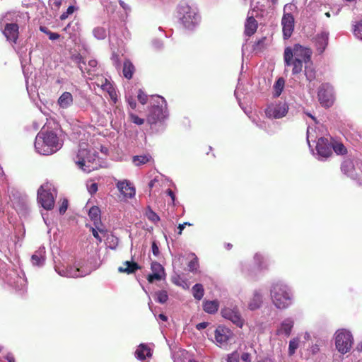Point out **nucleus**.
<instances>
[{"instance_id": "f257e3e1", "label": "nucleus", "mask_w": 362, "mask_h": 362, "mask_svg": "<svg viewBox=\"0 0 362 362\" xmlns=\"http://www.w3.org/2000/svg\"><path fill=\"white\" fill-rule=\"evenodd\" d=\"M310 49L296 44L293 47H287L284 52L285 66L291 69V76L294 80L300 78L302 73L309 83L316 78V69L311 59Z\"/></svg>"}, {"instance_id": "f03ea898", "label": "nucleus", "mask_w": 362, "mask_h": 362, "mask_svg": "<svg viewBox=\"0 0 362 362\" xmlns=\"http://www.w3.org/2000/svg\"><path fill=\"white\" fill-rule=\"evenodd\" d=\"M269 293L272 304L278 310L288 309L294 303V293L291 286L282 280H276L271 283Z\"/></svg>"}, {"instance_id": "7ed1b4c3", "label": "nucleus", "mask_w": 362, "mask_h": 362, "mask_svg": "<svg viewBox=\"0 0 362 362\" xmlns=\"http://www.w3.org/2000/svg\"><path fill=\"white\" fill-rule=\"evenodd\" d=\"M63 145V141L54 130L42 129L35 140V151L45 156H49L58 151Z\"/></svg>"}, {"instance_id": "20e7f679", "label": "nucleus", "mask_w": 362, "mask_h": 362, "mask_svg": "<svg viewBox=\"0 0 362 362\" xmlns=\"http://www.w3.org/2000/svg\"><path fill=\"white\" fill-rule=\"evenodd\" d=\"M95 150L90 148L89 145L85 142L79 144V148L74 158L77 166L86 173L97 170L100 167V162L97 159Z\"/></svg>"}, {"instance_id": "39448f33", "label": "nucleus", "mask_w": 362, "mask_h": 362, "mask_svg": "<svg viewBox=\"0 0 362 362\" xmlns=\"http://www.w3.org/2000/svg\"><path fill=\"white\" fill-rule=\"evenodd\" d=\"M311 141L316 143V152H313V155L317 160L322 161L325 160L332 154V142L325 137L317 138L315 135L314 129L311 127H308L307 129V142L310 148H311Z\"/></svg>"}, {"instance_id": "423d86ee", "label": "nucleus", "mask_w": 362, "mask_h": 362, "mask_svg": "<svg viewBox=\"0 0 362 362\" xmlns=\"http://www.w3.org/2000/svg\"><path fill=\"white\" fill-rule=\"evenodd\" d=\"M177 17L183 27L189 30L196 28L201 21V16L197 8L186 3H181L178 6Z\"/></svg>"}, {"instance_id": "0eeeda50", "label": "nucleus", "mask_w": 362, "mask_h": 362, "mask_svg": "<svg viewBox=\"0 0 362 362\" xmlns=\"http://www.w3.org/2000/svg\"><path fill=\"white\" fill-rule=\"evenodd\" d=\"M168 117L167 102L165 98L160 95L152 96L151 107L147 116L148 122L153 124L164 120Z\"/></svg>"}, {"instance_id": "6e6552de", "label": "nucleus", "mask_w": 362, "mask_h": 362, "mask_svg": "<svg viewBox=\"0 0 362 362\" xmlns=\"http://www.w3.org/2000/svg\"><path fill=\"white\" fill-rule=\"evenodd\" d=\"M57 191L54 185L49 182L42 184L37 189V202L45 210L54 208Z\"/></svg>"}, {"instance_id": "1a4fd4ad", "label": "nucleus", "mask_w": 362, "mask_h": 362, "mask_svg": "<svg viewBox=\"0 0 362 362\" xmlns=\"http://www.w3.org/2000/svg\"><path fill=\"white\" fill-rule=\"evenodd\" d=\"M335 349L341 355H344L352 349L354 337L351 331L346 329H339L334 334Z\"/></svg>"}, {"instance_id": "9d476101", "label": "nucleus", "mask_w": 362, "mask_h": 362, "mask_svg": "<svg viewBox=\"0 0 362 362\" xmlns=\"http://www.w3.org/2000/svg\"><path fill=\"white\" fill-rule=\"evenodd\" d=\"M20 16L16 13H8L2 18V23H5L4 35L7 40L16 43L18 38L19 27L17 24V18Z\"/></svg>"}, {"instance_id": "9b49d317", "label": "nucleus", "mask_w": 362, "mask_h": 362, "mask_svg": "<svg viewBox=\"0 0 362 362\" xmlns=\"http://www.w3.org/2000/svg\"><path fill=\"white\" fill-rule=\"evenodd\" d=\"M54 269L59 275L69 278L83 277L92 271L90 268L85 267L79 263L76 267L55 265Z\"/></svg>"}, {"instance_id": "f8f14e48", "label": "nucleus", "mask_w": 362, "mask_h": 362, "mask_svg": "<svg viewBox=\"0 0 362 362\" xmlns=\"http://www.w3.org/2000/svg\"><path fill=\"white\" fill-rule=\"evenodd\" d=\"M317 97L322 106L331 107L335 99L332 86L328 83H322L318 88Z\"/></svg>"}, {"instance_id": "ddd939ff", "label": "nucleus", "mask_w": 362, "mask_h": 362, "mask_svg": "<svg viewBox=\"0 0 362 362\" xmlns=\"http://www.w3.org/2000/svg\"><path fill=\"white\" fill-rule=\"evenodd\" d=\"M288 105L286 103H272L265 110L266 116L270 119L282 118L287 114Z\"/></svg>"}, {"instance_id": "4468645a", "label": "nucleus", "mask_w": 362, "mask_h": 362, "mask_svg": "<svg viewBox=\"0 0 362 362\" xmlns=\"http://www.w3.org/2000/svg\"><path fill=\"white\" fill-rule=\"evenodd\" d=\"M221 315L225 319L231 321L237 327L241 328L244 325V320L243 319L238 308L235 306L233 308L226 307L221 310Z\"/></svg>"}, {"instance_id": "2eb2a0df", "label": "nucleus", "mask_w": 362, "mask_h": 362, "mask_svg": "<svg viewBox=\"0 0 362 362\" xmlns=\"http://www.w3.org/2000/svg\"><path fill=\"white\" fill-rule=\"evenodd\" d=\"M7 283L17 291H24L26 288L27 281L24 274L21 275L16 272H13L7 277Z\"/></svg>"}, {"instance_id": "dca6fc26", "label": "nucleus", "mask_w": 362, "mask_h": 362, "mask_svg": "<svg viewBox=\"0 0 362 362\" xmlns=\"http://www.w3.org/2000/svg\"><path fill=\"white\" fill-rule=\"evenodd\" d=\"M216 343L219 346L226 345L233 337L231 330L224 326H218L214 332Z\"/></svg>"}, {"instance_id": "f3484780", "label": "nucleus", "mask_w": 362, "mask_h": 362, "mask_svg": "<svg viewBox=\"0 0 362 362\" xmlns=\"http://www.w3.org/2000/svg\"><path fill=\"white\" fill-rule=\"evenodd\" d=\"M294 327V320L291 317L284 319L277 327L276 334L288 337L291 335Z\"/></svg>"}, {"instance_id": "a211bd4d", "label": "nucleus", "mask_w": 362, "mask_h": 362, "mask_svg": "<svg viewBox=\"0 0 362 362\" xmlns=\"http://www.w3.org/2000/svg\"><path fill=\"white\" fill-rule=\"evenodd\" d=\"M281 25L284 37L288 39L294 29V18L293 15L291 13L284 14L281 19Z\"/></svg>"}, {"instance_id": "6ab92c4d", "label": "nucleus", "mask_w": 362, "mask_h": 362, "mask_svg": "<svg viewBox=\"0 0 362 362\" xmlns=\"http://www.w3.org/2000/svg\"><path fill=\"white\" fill-rule=\"evenodd\" d=\"M264 293L262 290L256 289L253 291L252 296L247 302V308L254 311L259 309L263 303Z\"/></svg>"}, {"instance_id": "aec40b11", "label": "nucleus", "mask_w": 362, "mask_h": 362, "mask_svg": "<svg viewBox=\"0 0 362 362\" xmlns=\"http://www.w3.org/2000/svg\"><path fill=\"white\" fill-rule=\"evenodd\" d=\"M116 186L119 192L127 198H133L136 194V189L130 181L127 180H119L116 183Z\"/></svg>"}, {"instance_id": "412c9836", "label": "nucleus", "mask_w": 362, "mask_h": 362, "mask_svg": "<svg viewBox=\"0 0 362 362\" xmlns=\"http://www.w3.org/2000/svg\"><path fill=\"white\" fill-rule=\"evenodd\" d=\"M151 269L152 273L148 276V281L150 283H153L154 281H160L163 279L165 275L164 268L163 266L157 262H153L151 263Z\"/></svg>"}, {"instance_id": "4be33fe9", "label": "nucleus", "mask_w": 362, "mask_h": 362, "mask_svg": "<svg viewBox=\"0 0 362 362\" xmlns=\"http://www.w3.org/2000/svg\"><path fill=\"white\" fill-rule=\"evenodd\" d=\"M100 81V83L98 82V86H100L103 90L106 91L110 95L111 100L115 103L117 100V95L115 87L107 78H101Z\"/></svg>"}, {"instance_id": "5701e85b", "label": "nucleus", "mask_w": 362, "mask_h": 362, "mask_svg": "<svg viewBox=\"0 0 362 362\" xmlns=\"http://www.w3.org/2000/svg\"><path fill=\"white\" fill-rule=\"evenodd\" d=\"M134 355L138 360L144 361L152 356V350L148 344H141L136 348Z\"/></svg>"}, {"instance_id": "b1692460", "label": "nucleus", "mask_w": 362, "mask_h": 362, "mask_svg": "<svg viewBox=\"0 0 362 362\" xmlns=\"http://www.w3.org/2000/svg\"><path fill=\"white\" fill-rule=\"evenodd\" d=\"M254 266L259 272L267 270L269 269L268 259L260 252H256L253 257Z\"/></svg>"}, {"instance_id": "393cba45", "label": "nucleus", "mask_w": 362, "mask_h": 362, "mask_svg": "<svg viewBox=\"0 0 362 362\" xmlns=\"http://www.w3.org/2000/svg\"><path fill=\"white\" fill-rule=\"evenodd\" d=\"M74 103L73 95L71 93L64 92L57 100V105L62 109H68L72 106Z\"/></svg>"}, {"instance_id": "a878e982", "label": "nucleus", "mask_w": 362, "mask_h": 362, "mask_svg": "<svg viewBox=\"0 0 362 362\" xmlns=\"http://www.w3.org/2000/svg\"><path fill=\"white\" fill-rule=\"evenodd\" d=\"M45 261V247L41 246L31 257V262L34 266L41 267Z\"/></svg>"}, {"instance_id": "bb28decb", "label": "nucleus", "mask_w": 362, "mask_h": 362, "mask_svg": "<svg viewBox=\"0 0 362 362\" xmlns=\"http://www.w3.org/2000/svg\"><path fill=\"white\" fill-rule=\"evenodd\" d=\"M328 33L323 31L316 35L315 46L320 54L322 53L328 44Z\"/></svg>"}, {"instance_id": "cd10ccee", "label": "nucleus", "mask_w": 362, "mask_h": 362, "mask_svg": "<svg viewBox=\"0 0 362 362\" xmlns=\"http://www.w3.org/2000/svg\"><path fill=\"white\" fill-rule=\"evenodd\" d=\"M257 22L253 16H248L245 23V33L247 36L252 35L257 30Z\"/></svg>"}, {"instance_id": "c85d7f7f", "label": "nucleus", "mask_w": 362, "mask_h": 362, "mask_svg": "<svg viewBox=\"0 0 362 362\" xmlns=\"http://www.w3.org/2000/svg\"><path fill=\"white\" fill-rule=\"evenodd\" d=\"M139 264L134 262L126 261L121 267L118 268V271L121 273H127L128 274L134 273L136 270L139 269Z\"/></svg>"}, {"instance_id": "c756f323", "label": "nucleus", "mask_w": 362, "mask_h": 362, "mask_svg": "<svg viewBox=\"0 0 362 362\" xmlns=\"http://www.w3.org/2000/svg\"><path fill=\"white\" fill-rule=\"evenodd\" d=\"M219 307L218 301L214 300H206L203 303L204 310L209 314H214L217 312Z\"/></svg>"}, {"instance_id": "7c9ffc66", "label": "nucleus", "mask_w": 362, "mask_h": 362, "mask_svg": "<svg viewBox=\"0 0 362 362\" xmlns=\"http://www.w3.org/2000/svg\"><path fill=\"white\" fill-rule=\"evenodd\" d=\"M134 71L135 68L133 64L129 59H126L123 64L122 72L124 76L127 79L132 78Z\"/></svg>"}, {"instance_id": "2f4dec72", "label": "nucleus", "mask_w": 362, "mask_h": 362, "mask_svg": "<svg viewBox=\"0 0 362 362\" xmlns=\"http://www.w3.org/2000/svg\"><path fill=\"white\" fill-rule=\"evenodd\" d=\"M152 160L150 154H144L140 156H134L132 158V162L136 166H140L148 163Z\"/></svg>"}, {"instance_id": "473e14b6", "label": "nucleus", "mask_w": 362, "mask_h": 362, "mask_svg": "<svg viewBox=\"0 0 362 362\" xmlns=\"http://www.w3.org/2000/svg\"><path fill=\"white\" fill-rule=\"evenodd\" d=\"M192 293L193 297L196 300H202L204 295V289L203 285L201 284H196L194 286H193V287L192 288Z\"/></svg>"}, {"instance_id": "72a5a7b5", "label": "nucleus", "mask_w": 362, "mask_h": 362, "mask_svg": "<svg viewBox=\"0 0 362 362\" xmlns=\"http://www.w3.org/2000/svg\"><path fill=\"white\" fill-rule=\"evenodd\" d=\"M285 81L283 78H279L274 85V96L279 97L284 88Z\"/></svg>"}, {"instance_id": "f704fd0d", "label": "nucleus", "mask_w": 362, "mask_h": 362, "mask_svg": "<svg viewBox=\"0 0 362 362\" xmlns=\"http://www.w3.org/2000/svg\"><path fill=\"white\" fill-rule=\"evenodd\" d=\"M90 218L95 224L100 219V210L98 206H92L88 211Z\"/></svg>"}, {"instance_id": "c9c22d12", "label": "nucleus", "mask_w": 362, "mask_h": 362, "mask_svg": "<svg viewBox=\"0 0 362 362\" xmlns=\"http://www.w3.org/2000/svg\"><path fill=\"white\" fill-rule=\"evenodd\" d=\"M93 35L98 40H104L107 37V33L105 28L98 26L93 30Z\"/></svg>"}, {"instance_id": "e433bc0d", "label": "nucleus", "mask_w": 362, "mask_h": 362, "mask_svg": "<svg viewBox=\"0 0 362 362\" xmlns=\"http://www.w3.org/2000/svg\"><path fill=\"white\" fill-rule=\"evenodd\" d=\"M334 151L337 155H344L347 153L346 147L341 143L332 142V151Z\"/></svg>"}, {"instance_id": "4c0bfd02", "label": "nucleus", "mask_w": 362, "mask_h": 362, "mask_svg": "<svg viewBox=\"0 0 362 362\" xmlns=\"http://www.w3.org/2000/svg\"><path fill=\"white\" fill-rule=\"evenodd\" d=\"M354 35L358 39L362 40V19L358 22H355L353 25Z\"/></svg>"}, {"instance_id": "58836bf2", "label": "nucleus", "mask_w": 362, "mask_h": 362, "mask_svg": "<svg viewBox=\"0 0 362 362\" xmlns=\"http://www.w3.org/2000/svg\"><path fill=\"white\" fill-rule=\"evenodd\" d=\"M145 214L147 218L153 223H157L160 221V217L150 207L147 208Z\"/></svg>"}, {"instance_id": "ea45409f", "label": "nucleus", "mask_w": 362, "mask_h": 362, "mask_svg": "<svg viewBox=\"0 0 362 362\" xmlns=\"http://www.w3.org/2000/svg\"><path fill=\"white\" fill-rule=\"evenodd\" d=\"M299 342H300V339H299L298 337H295V338H293L292 339L290 340L289 345H288V354H289V355L291 356V355L294 354V353L296 352V349L299 346Z\"/></svg>"}, {"instance_id": "a19ab883", "label": "nucleus", "mask_w": 362, "mask_h": 362, "mask_svg": "<svg viewBox=\"0 0 362 362\" xmlns=\"http://www.w3.org/2000/svg\"><path fill=\"white\" fill-rule=\"evenodd\" d=\"M221 362H240L238 350L226 355V357L222 358Z\"/></svg>"}, {"instance_id": "79ce46f5", "label": "nucleus", "mask_w": 362, "mask_h": 362, "mask_svg": "<svg viewBox=\"0 0 362 362\" xmlns=\"http://www.w3.org/2000/svg\"><path fill=\"white\" fill-rule=\"evenodd\" d=\"M192 255L193 256V258L189 261L187 267L189 271H190L191 272H195L197 271L199 268V260L195 254L193 253Z\"/></svg>"}, {"instance_id": "37998d69", "label": "nucleus", "mask_w": 362, "mask_h": 362, "mask_svg": "<svg viewBox=\"0 0 362 362\" xmlns=\"http://www.w3.org/2000/svg\"><path fill=\"white\" fill-rule=\"evenodd\" d=\"M156 300L160 303H165L168 300V295L166 291H159L156 293Z\"/></svg>"}, {"instance_id": "c03bdc74", "label": "nucleus", "mask_w": 362, "mask_h": 362, "mask_svg": "<svg viewBox=\"0 0 362 362\" xmlns=\"http://www.w3.org/2000/svg\"><path fill=\"white\" fill-rule=\"evenodd\" d=\"M352 164L349 161H344L341 163V171L346 175H349L350 177H353V172H350V170L352 169Z\"/></svg>"}, {"instance_id": "a18cd8bd", "label": "nucleus", "mask_w": 362, "mask_h": 362, "mask_svg": "<svg viewBox=\"0 0 362 362\" xmlns=\"http://www.w3.org/2000/svg\"><path fill=\"white\" fill-rule=\"evenodd\" d=\"M118 243H119V239L116 236H115L113 235H110L107 236V244L110 249H112V250L116 249V247L118 245Z\"/></svg>"}, {"instance_id": "49530a36", "label": "nucleus", "mask_w": 362, "mask_h": 362, "mask_svg": "<svg viewBox=\"0 0 362 362\" xmlns=\"http://www.w3.org/2000/svg\"><path fill=\"white\" fill-rule=\"evenodd\" d=\"M240 266H241V271L245 275H246L247 276H250V277L255 276V272L253 271V269H252L250 268L248 263L241 262Z\"/></svg>"}, {"instance_id": "de8ad7c7", "label": "nucleus", "mask_w": 362, "mask_h": 362, "mask_svg": "<svg viewBox=\"0 0 362 362\" xmlns=\"http://www.w3.org/2000/svg\"><path fill=\"white\" fill-rule=\"evenodd\" d=\"M98 65V62L95 59H90L88 61V66L86 68V70L87 71L89 76H94L95 68Z\"/></svg>"}, {"instance_id": "09e8293b", "label": "nucleus", "mask_w": 362, "mask_h": 362, "mask_svg": "<svg viewBox=\"0 0 362 362\" xmlns=\"http://www.w3.org/2000/svg\"><path fill=\"white\" fill-rule=\"evenodd\" d=\"M238 353L239 355L240 361H241V362H251L252 361V356L248 352L243 351L241 350H238Z\"/></svg>"}, {"instance_id": "8fccbe9b", "label": "nucleus", "mask_w": 362, "mask_h": 362, "mask_svg": "<svg viewBox=\"0 0 362 362\" xmlns=\"http://www.w3.org/2000/svg\"><path fill=\"white\" fill-rule=\"evenodd\" d=\"M129 117H130L131 121L137 125H141L144 123V119L139 117L137 115H136L133 113H130Z\"/></svg>"}, {"instance_id": "3c124183", "label": "nucleus", "mask_w": 362, "mask_h": 362, "mask_svg": "<svg viewBox=\"0 0 362 362\" xmlns=\"http://www.w3.org/2000/svg\"><path fill=\"white\" fill-rule=\"evenodd\" d=\"M137 98H138L139 101L142 105H144L147 103L148 96L141 90H139Z\"/></svg>"}, {"instance_id": "603ef678", "label": "nucleus", "mask_w": 362, "mask_h": 362, "mask_svg": "<svg viewBox=\"0 0 362 362\" xmlns=\"http://www.w3.org/2000/svg\"><path fill=\"white\" fill-rule=\"evenodd\" d=\"M62 4V0H50L49 5L52 9L57 11Z\"/></svg>"}, {"instance_id": "864d4df0", "label": "nucleus", "mask_w": 362, "mask_h": 362, "mask_svg": "<svg viewBox=\"0 0 362 362\" xmlns=\"http://www.w3.org/2000/svg\"><path fill=\"white\" fill-rule=\"evenodd\" d=\"M296 9V6L292 4H287L284 6V14L291 13Z\"/></svg>"}, {"instance_id": "5fc2aeb1", "label": "nucleus", "mask_w": 362, "mask_h": 362, "mask_svg": "<svg viewBox=\"0 0 362 362\" xmlns=\"http://www.w3.org/2000/svg\"><path fill=\"white\" fill-rule=\"evenodd\" d=\"M88 192L90 194H95L98 191V184L95 182L90 183L87 185Z\"/></svg>"}, {"instance_id": "6e6d98bb", "label": "nucleus", "mask_w": 362, "mask_h": 362, "mask_svg": "<svg viewBox=\"0 0 362 362\" xmlns=\"http://www.w3.org/2000/svg\"><path fill=\"white\" fill-rule=\"evenodd\" d=\"M264 41H265V37H262V39L259 40L254 45V49L255 50H260L264 47Z\"/></svg>"}, {"instance_id": "4d7b16f0", "label": "nucleus", "mask_w": 362, "mask_h": 362, "mask_svg": "<svg viewBox=\"0 0 362 362\" xmlns=\"http://www.w3.org/2000/svg\"><path fill=\"white\" fill-rule=\"evenodd\" d=\"M68 207V201L66 199H64L60 207H59V213L63 214L66 212Z\"/></svg>"}, {"instance_id": "13d9d810", "label": "nucleus", "mask_w": 362, "mask_h": 362, "mask_svg": "<svg viewBox=\"0 0 362 362\" xmlns=\"http://www.w3.org/2000/svg\"><path fill=\"white\" fill-rule=\"evenodd\" d=\"M151 249H152V252H153V255L157 257L160 253V250H159V247L156 242H153Z\"/></svg>"}, {"instance_id": "bf43d9fd", "label": "nucleus", "mask_w": 362, "mask_h": 362, "mask_svg": "<svg viewBox=\"0 0 362 362\" xmlns=\"http://www.w3.org/2000/svg\"><path fill=\"white\" fill-rule=\"evenodd\" d=\"M119 5L122 7V8L126 12H129L131 11L130 6L128 4H127L125 2H124L123 1L119 0Z\"/></svg>"}, {"instance_id": "052dcab7", "label": "nucleus", "mask_w": 362, "mask_h": 362, "mask_svg": "<svg viewBox=\"0 0 362 362\" xmlns=\"http://www.w3.org/2000/svg\"><path fill=\"white\" fill-rule=\"evenodd\" d=\"M252 122L254 123H255V124L259 127V128L261 129H266V127H267V124L264 122H262V121H256L255 119L252 120Z\"/></svg>"}, {"instance_id": "680f3d73", "label": "nucleus", "mask_w": 362, "mask_h": 362, "mask_svg": "<svg viewBox=\"0 0 362 362\" xmlns=\"http://www.w3.org/2000/svg\"><path fill=\"white\" fill-rule=\"evenodd\" d=\"M49 39L51 40H56L59 38L60 35L57 33L50 32L48 33Z\"/></svg>"}, {"instance_id": "e2e57ef3", "label": "nucleus", "mask_w": 362, "mask_h": 362, "mask_svg": "<svg viewBox=\"0 0 362 362\" xmlns=\"http://www.w3.org/2000/svg\"><path fill=\"white\" fill-rule=\"evenodd\" d=\"M208 325H209L208 322H200V323L197 324V326H196V328L198 330H202V329H205Z\"/></svg>"}, {"instance_id": "0e129e2a", "label": "nucleus", "mask_w": 362, "mask_h": 362, "mask_svg": "<svg viewBox=\"0 0 362 362\" xmlns=\"http://www.w3.org/2000/svg\"><path fill=\"white\" fill-rule=\"evenodd\" d=\"M92 233H93V235L99 241V242H101L102 241V238L100 237L99 234H98V230L93 228H92Z\"/></svg>"}, {"instance_id": "69168bd1", "label": "nucleus", "mask_w": 362, "mask_h": 362, "mask_svg": "<svg viewBox=\"0 0 362 362\" xmlns=\"http://www.w3.org/2000/svg\"><path fill=\"white\" fill-rule=\"evenodd\" d=\"M4 358L8 361V362H15V358H14V356H13L12 354L11 353H8L6 354V356L4 357Z\"/></svg>"}, {"instance_id": "338daca9", "label": "nucleus", "mask_w": 362, "mask_h": 362, "mask_svg": "<svg viewBox=\"0 0 362 362\" xmlns=\"http://www.w3.org/2000/svg\"><path fill=\"white\" fill-rule=\"evenodd\" d=\"M153 45L157 49H160V48H161L163 47L162 42L158 40H153Z\"/></svg>"}, {"instance_id": "774afa93", "label": "nucleus", "mask_w": 362, "mask_h": 362, "mask_svg": "<svg viewBox=\"0 0 362 362\" xmlns=\"http://www.w3.org/2000/svg\"><path fill=\"white\" fill-rule=\"evenodd\" d=\"M128 103L132 109H135L136 103L133 98H128Z\"/></svg>"}]
</instances>
